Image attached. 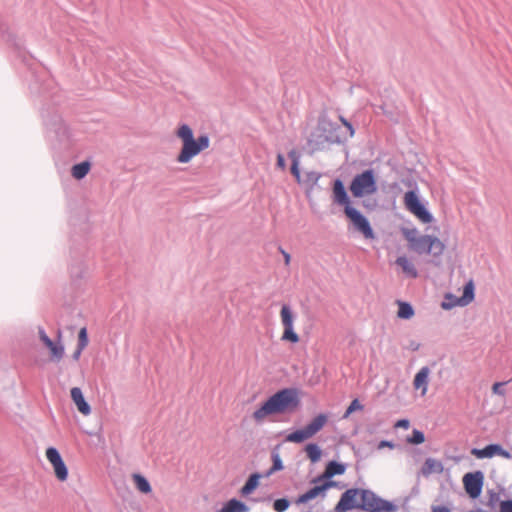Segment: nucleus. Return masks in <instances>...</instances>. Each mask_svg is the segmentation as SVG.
Segmentation results:
<instances>
[{"label": "nucleus", "mask_w": 512, "mask_h": 512, "mask_svg": "<svg viewBox=\"0 0 512 512\" xmlns=\"http://www.w3.org/2000/svg\"><path fill=\"white\" fill-rule=\"evenodd\" d=\"M332 201L343 207V212L354 231L361 234L367 240H374L376 234L369 219L352 205V200L347 193L344 182L336 178L332 183Z\"/></svg>", "instance_id": "f257e3e1"}, {"label": "nucleus", "mask_w": 512, "mask_h": 512, "mask_svg": "<svg viewBox=\"0 0 512 512\" xmlns=\"http://www.w3.org/2000/svg\"><path fill=\"white\" fill-rule=\"evenodd\" d=\"M346 141L347 136L343 128L328 119L319 120L308 140L313 150H324L332 144H344Z\"/></svg>", "instance_id": "f03ea898"}, {"label": "nucleus", "mask_w": 512, "mask_h": 512, "mask_svg": "<svg viewBox=\"0 0 512 512\" xmlns=\"http://www.w3.org/2000/svg\"><path fill=\"white\" fill-rule=\"evenodd\" d=\"M176 136L182 141V149L177 156L179 163H188L210 145V138L207 134H202L195 139L193 130L188 124L180 125L176 131Z\"/></svg>", "instance_id": "7ed1b4c3"}, {"label": "nucleus", "mask_w": 512, "mask_h": 512, "mask_svg": "<svg viewBox=\"0 0 512 512\" xmlns=\"http://www.w3.org/2000/svg\"><path fill=\"white\" fill-rule=\"evenodd\" d=\"M411 189L404 194L405 208L412 213L419 221L424 224L432 223L435 218L427 208V203L423 202L419 196L417 183L413 180L403 181Z\"/></svg>", "instance_id": "20e7f679"}, {"label": "nucleus", "mask_w": 512, "mask_h": 512, "mask_svg": "<svg viewBox=\"0 0 512 512\" xmlns=\"http://www.w3.org/2000/svg\"><path fill=\"white\" fill-rule=\"evenodd\" d=\"M349 191L354 198H364L378 190L377 174L373 168H368L356 174L350 184Z\"/></svg>", "instance_id": "39448f33"}, {"label": "nucleus", "mask_w": 512, "mask_h": 512, "mask_svg": "<svg viewBox=\"0 0 512 512\" xmlns=\"http://www.w3.org/2000/svg\"><path fill=\"white\" fill-rule=\"evenodd\" d=\"M288 409V387L272 395L265 403L256 409L252 417L257 423H262L267 416L280 414Z\"/></svg>", "instance_id": "423d86ee"}, {"label": "nucleus", "mask_w": 512, "mask_h": 512, "mask_svg": "<svg viewBox=\"0 0 512 512\" xmlns=\"http://www.w3.org/2000/svg\"><path fill=\"white\" fill-rule=\"evenodd\" d=\"M357 510L363 512H396L398 506L392 501L381 498L370 489L360 488Z\"/></svg>", "instance_id": "0eeeda50"}, {"label": "nucleus", "mask_w": 512, "mask_h": 512, "mask_svg": "<svg viewBox=\"0 0 512 512\" xmlns=\"http://www.w3.org/2000/svg\"><path fill=\"white\" fill-rule=\"evenodd\" d=\"M290 175H292L297 184L308 195L317 184L320 174L315 171H303L300 167V153L295 149L290 150Z\"/></svg>", "instance_id": "6e6552de"}, {"label": "nucleus", "mask_w": 512, "mask_h": 512, "mask_svg": "<svg viewBox=\"0 0 512 512\" xmlns=\"http://www.w3.org/2000/svg\"><path fill=\"white\" fill-rule=\"evenodd\" d=\"M409 248L419 255L427 254L438 258L443 254L445 245L434 235H420Z\"/></svg>", "instance_id": "1a4fd4ad"}, {"label": "nucleus", "mask_w": 512, "mask_h": 512, "mask_svg": "<svg viewBox=\"0 0 512 512\" xmlns=\"http://www.w3.org/2000/svg\"><path fill=\"white\" fill-rule=\"evenodd\" d=\"M462 482L467 495L471 499H477L482 493L484 474L480 470L468 472L463 476Z\"/></svg>", "instance_id": "9d476101"}, {"label": "nucleus", "mask_w": 512, "mask_h": 512, "mask_svg": "<svg viewBox=\"0 0 512 512\" xmlns=\"http://www.w3.org/2000/svg\"><path fill=\"white\" fill-rule=\"evenodd\" d=\"M47 132L60 142L66 141L70 137V131L58 114H53L44 120Z\"/></svg>", "instance_id": "9b49d317"}, {"label": "nucleus", "mask_w": 512, "mask_h": 512, "mask_svg": "<svg viewBox=\"0 0 512 512\" xmlns=\"http://www.w3.org/2000/svg\"><path fill=\"white\" fill-rule=\"evenodd\" d=\"M360 488H349L344 491L334 507L335 512H348L357 510Z\"/></svg>", "instance_id": "f8f14e48"}, {"label": "nucleus", "mask_w": 512, "mask_h": 512, "mask_svg": "<svg viewBox=\"0 0 512 512\" xmlns=\"http://www.w3.org/2000/svg\"><path fill=\"white\" fill-rule=\"evenodd\" d=\"M471 454L478 459L492 458L494 456H501L506 459L512 457L511 453L498 443H491L483 448H472Z\"/></svg>", "instance_id": "ddd939ff"}, {"label": "nucleus", "mask_w": 512, "mask_h": 512, "mask_svg": "<svg viewBox=\"0 0 512 512\" xmlns=\"http://www.w3.org/2000/svg\"><path fill=\"white\" fill-rule=\"evenodd\" d=\"M475 286L472 280L467 282L464 286L463 295L461 297H457L455 295H449L450 298H453L454 302H442L441 308L444 310H450L456 306H465L468 305L471 301H473L475 296Z\"/></svg>", "instance_id": "4468645a"}, {"label": "nucleus", "mask_w": 512, "mask_h": 512, "mask_svg": "<svg viewBox=\"0 0 512 512\" xmlns=\"http://www.w3.org/2000/svg\"><path fill=\"white\" fill-rule=\"evenodd\" d=\"M347 465L336 460H330L325 466V470L322 474L318 475L313 479V483H319L322 480H329L336 475H343L346 471Z\"/></svg>", "instance_id": "2eb2a0df"}, {"label": "nucleus", "mask_w": 512, "mask_h": 512, "mask_svg": "<svg viewBox=\"0 0 512 512\" xmlns=\"http://www.w3.org/2000/svg\"><path fill=\"white\" fill-rule=\"evenodd\" d=\"M430 369L428 366L422 367L414 376L413 387L415 390H421V395L425 396L428 390Z\"/></svg>", "instance_id": "dca6fc26"}, {"label": "nucleus", "mask_w": 512, "mask_h": 512, "mask_svg": "<svg viewBox=\"0 0 512 512\" xmlns=\"http://www.w3.org/2000/svg\"><path fill=\"white\" fill-rule=\"evenodd\" d=\"M57 336L58 342H54L52 339H50V343H43L50 350L51 360L55 362H59L65 353L64 345L61 342V330H58Z\"/></svg>", "instance_id": "f3484780"}, {"label": "nucleus", "mask_w": 512, "mask_h": 512, "mask_svg": "<svg viewBox=\"0 0 512 512\" xmlns=\"http://www.w3.org/2000/svg\"><path fill=\"white\" fill-rule=\"evenodd\" d=\"M70 394L79 412L85 416L89 415L91 413V407L85 400L82 390L79 387H73Z\"/></svg>", "instance_id": "a211bd4d"}, {"label": "nucleus", "mask_w": 512, "mask_h": 512, "mask_svg": "<svg viewBox=\"0 0 512 512\" xmlns=\"http://www.w3.org/2000/svg\"><path fill=\"white\" fill-rule=\"evenodd\" d=\"M314 485L313 487L309 488L306 492L299 495L298 498L295 499L294 503L297 505L306 504L309 501L314 500L318 496H325L324 490L322 488L321 484Z\"/></svg>", "instance_id": "6ab92c4d"}, {"label": "nucleus", "mask_w": 512, "mask_h": 512, "mask_svg": "<svg viewBox=\"0 0 512 512\" xmlns=\"http://www.w3.org/2000/svg\"><path fill=\"white\" fill-rule=\"evenodd\" d=\"M261 478H267L263 473H252L240 490L242 496H248L258 487Z\"/></svg>", "instance_id": "aec40b11"}, {"label": "nucleus", "mask_w": 512, "mask_h": 512, "mask_svg": "<svg viewBox=\"0 0 512 512\" xmlns=\"http://www.w3.org/2000/svg\"><path fill=\"white\" fill-rule=\"evenodd\" d=\"M443 469L444 467L441 461L429 457L424 461L420 473L427 477L432 473L440 474L443 472Z\"/></svg>", "instance_id": "412c9836"}, {"label": "nucleus", "mask_w": 512, "mask_h": 512, "mask_svg": "<svg viewBox=\"0 0 512 512\" xmlns=\"http://www.w3.org/2000/svg\"><path fill=\"white\" fill-rule=\"evenodd\" d=\"M396 264L402 269L403 273L407 277L415 279L419 276L415 265L406 256H399L396 259Z\"/></svg>", "instance_id": "4be33fe9"}, {"label": "nucleus", "mask_w": 512, "mask_h": 512, "mask_svg": "<svg viewBox=\"0 0 512 512\" xmlns=\"http://www.w3.org/2000/svg\"><path fill=\"white\" fill-rule=\"evenodd\" d=\"M279 449H280V445H277L271 451V460H272L273 464L268 470H266L264 472V475L266 477H270L275 472L280 471L284 468Z\"/></svg>", "instance_id": "5701e85b"}, {"label": "nucleus", "mask_w": 512, "mask_h": 512, "mask_svg": "<svg viewBox=\"0 0 512 512\" xmlns=\"http://www.w3.org/2000/svg\"><path fill=\"white\" fill-rule=\"evenodd\" d=\"M327 422L328 415L325 413H319L308 424H306V426L311 432V434L314 436L326 425Z\"/></svg>", "instance_id": "b1692460"}, {"label": "nucleus", "mask_w": 512, "mask_h": 512, "mask_svg": "<svg viewBox=\"0 0 512 512\" xmlns=\"http://www.w3.org/2000/svg\"><path fill=\"white\" fill-rule=\"evenodd\" d=\"M249 507L242 501L233 498L227 501L219 512H248Z\"/></svg>", "instance_id": "393cba45"}, {"label": "nucleus", "mask_w": 512, "mask_h": 512, "mask_svg": "<svg viewBox=\"0 0 512 512\" xmlns=\"http://www.w3.org/2000/svg\"><path fill=\"white\" fill-rule=\"evenodd\" d=\"M304 451L311 463L315 464L320 461L322 457V449L317 443L310 442L304 447Z\"/></svg>", "instance_id": "a878e982"}, {"label": "nucleus", "mask_w": 512, "mask_h": 512, "mask_svg": "<svg viewBox=\"0 0 512 512\" xmlns=\"http://www.w3.org/2000/svg\"><path fill=\"white\" fill-rule=\"evenodd\" d=\"M397 304H398V311H397L398 318L404 319V320H409L414 316L415 310H414L412 304H410L409 302H406V301H401V300H398Z\"/></svg>", "instance_id": "bb28decb"}, {"label": "nucleus", "mask_w": 512, "mask_h": 512, "mask_svg": "<svg viewBox=\"0 0 512 512\" xmlns=\"http://www.w3.org/2000/svg\"><path fill=\"white\" fill-rule=\"evenodd\" d=\"M312 437L313 435L311 434L306 425L302 428L290 432V442L293 443H303Z\"/></svg>", "instance_id": "cd10ccee"}, {"label": "nucleus", "mask_w": 512, "mask_h": 512, "mask_svg": "<svg viewBox=\"0 0 512 512\" xmlns=\"http://www.w3.org/2000/svg\"><path fill=\"white\" fill-rule=\"evenodd\" d=\"M90 168H91L90 162L83 161L78 164H75L72 167L71 174L75 179L81 180L88 174V172L90 171Z\"/></svg>", "instance_id": "c85d7f7f"}, {"label": "nucleus", "mask_w": 512, "mask_h": 512, "mask_svg": "<svg viewBox=\"0 0 512 512\" xmlns=\"http://www.w3.org/2000/svg\"><path fill=\"white\" fill-rule=\"evenodd\" d=\"M133 480L136 488L142 493H150L152 488L149 481L141 474H134Z\"/></svg>", "instance_id": "c756f323"}, {"label": "nucleus", "mask_w": 512, "mask_h": 512, "mask_svg": "<svg viewBox=\"0 0 512 512\" xmlns=\"http://www.w3.org/2000/svg\"><path fill=\"white\" fill-rule=\"evenodd\" d=\"M281 318L283 324V333L281 336V340L288 341V304H283L281 308Z\"/></svg>", "instance_id": "7c9ffc66"}, {"label": "nucleus", "mask_w": 512, "mask_h": 512, "mask_svg": "<svg viewBox=\"0 0 512 512\" xmlns=\"http://www.w3.org/2000/svg\"><path fill=\"white\" fill-rule=\"evenodd\" d=\"M301 391L298 388L290 387V414L300 405Z\"/></svg>", "instance_id": "2f4dec72"}, {"label": "nucleus", "mask_w": 512, "mask_h": 512, "mask_svg": "<svg viewBox=\"0 0 512 512\" xmlns=\"http://www.w3.org/2000/svg\"><path fill=\"white\" fill-rule=\"evenodd\" d=\"M407 443L413 445H420L425 441V434L423 431L414 428L410 436L406 439Z\"/></svg>", "instance_id": "473e14b6"}, {"label": "nucleus", "mask_w": 512, "mask_h": 512, "mask_svg": "<svg viewBox=\"0 0 512 512\" xmlns=\"http://www.w3.org/2000/svg\"><path fill=\"white\" fill-rule=\"evenodd\" d=\"M364 409V405L361 404V402L359 401V399L355 398L353 399L350 404L348 405V407L346 408L342 418L343 419H346L348 418L352 413L356 412V411H362Z\"/></svg>", "instance_id": "72a5a7b5"}, {"label": "nucleus", "mask_w": 512, "mask_h": 512, "mask_svg": "<svg viewBox=\"0 0 512 512\" xmlns=\"http://www.w3.org/2000/svg\"><path fill=\"white\" fill-rule=\"evenodd\" d=\"M53 468H54V472H55L56 477L60 481H65L67 479V477H68V469H67L64 461H61V462H59L57 464H54Z\"/></svg>", "instance_id": "f704fd0d"}, {"label": "nucleus", "mask_w": 512, "mask_h": 512, "mask_svg": "<svg viewBox=\"0 0 512 512\" xmlns=\"http://www.w3.org/2000/svg\"><path fill=\"white\" fill-rule=\"evenodd\" d=\"M46 457H47L48 461L52 464V466L54 464H57V463L63 461L59 451L54 447H49L46 450Z\"/></svg>", "instance_id": "c9c22d12"}, {"label": "nucleus", "mask_w": 512, "mask_h": 512, "mask_svg": "<svg viewBox=\"0 0 512 512\" xmlns=\"http://www.w3.org/2000/svg\"><path fill=\"white\" fill-rule=\"evenodd\" d=\"M402 234L407 240L409 246L419 237L418 230L416 228H402Z\"/></svg>", "instance_id": "e433bc0d"}, {"label": "nucleus", "mask_w": 512, "mask_h": 512, "mask_svg": "<svg viewBox=\"0 0 512 512\" xmlns=\"http://www.w3.org/2000/svg\"><path fill=\"white\" fill-rule=\"evenodd\" d=\"M89 343L87 329L85 327L81 328L78 334V343L77 346L80 349H85Z\"/></svg>", "instance_id": "4c0bfd02"}, {"label": "nucleus", "mask_w": 512, "mask_h": 512, "mask_svg": "<svg viewBox=\"0 0 512 512\" xmlns=\"http://www.w3.org/2000/svg\"><path fill=\"white\" fill-rule=\"evenodd\" d=\"M322 488L324 490V493L326 494L327 490L330 488H343L344 484L338 481L332 480V478H329V480H322Z\"/></svg>", "instance_id": "58836bf2"}, {"label": "nucleus", "mask_w": 512, "mask_h": 512, "mask_svg": "<svg viewBox=\"0 0 512 512\" xmlns=\"http://www.w3.org/2000/svg\"><path fill=\"white\" fill-rule=\"evenodd\" d=\"M276 512H284L288 509V498L277 499L273 503Z\"/></svg>", "instance_id": "ea45409f"}, {"label": "nucleus", "mask_w": 512, "mask_h": 512, "mask_svg": "<svg viewBox=\"0 0 512 512\" xmlns=\"http://www.w3.org/2000/svg\"><path fill=\"white\" fill-rule=\"evenodd\" d=\"M293 318H294L293 312L290 310V343L295 344V343L299 342V335L293 329V325H292Z\"/></svg>", "instance_id": "a19ab883"}, {"label": "nucleus", "mask_w": 512, "mask_h": 512, "mask_svg": "<svg viewBox=\"0 0 512 512\" xmlns=\"http://www.w3.org/2000/svg\"><path fill=\"white\" fill-rule=\"evenodd\" d=\"M506 382H495L492 385V392L496 395H504L505 394V386Z\"/></svg>", "instance_id": "79ce46f5"}, {"label": "nucleus", "mask_w": 512, "mask_h": 512, "mask_svg": "<svg viewBox=\"0 0 512 512\" xmlns=\"http://www.w3.org/2000/svg\"><path fill=\"white\" fill-rule=\"evenodd\" d=\"M500 512H512V499L500 501Z\"/></svg>", "instance_id": "37998d69"}, {"label": "nucleus", "mask_w": 512, "mask_h": 512, "mask_svg": "<svg viewBox=\"0 0 512 512\" xmlns=\"http://www.w3.org/2000/svg\"><path fill=\"white\" fill-rule=\"evenodd\" d=\"M489 501L488 504L490 506H494L496 502L500 501L499 493L495 492L494 490L488 491Z\"/></svg>", "instance_id": "c03bdc74"}, {"label": "nucleus", "mask_w": 512, "mask_h": 512, "mask_svg": "<svg viewBox=\"0 0 512 512\" xmlns=\"http://www.w3.org/2000/svg\"><path fill=\"white\" fill-rule=\"evenodd\" d=\"M395 446L396 444L391 440H381L377 445V449L381 450L386 447L389 449H394Z\"/></svg>", "instance_id": "a18cd8bd"}, {"label": "nucleus", "mask_w": 512, "mask_h": 512, "mask_svg": "<svg viewBox=\"0 0 512 512\" xmlns=\"http://www.w3.org/2000/svg\"><path fill=\"white\" fill-rule=\"evenodd\" d=\"M394 427L407 430L410 427V421L407 418L399 419L395 423Z\"/></svg>", "instance_id": "49530a36"}, {"label": "nucleus", "mask_w": 512, "mask_h": 512, "mask_svg": "<svg viewBox=\"0 0 512 512\" xmlns=\"http://www.w3.org/2000/svg\"><path fill=\"white\" fill-rule=\"evenodd\" d=\"M362 206L369 211H373L377 206V202L376 200H363Z\"/></svg>", "instance_id": "de8ad7c7"}, {"label": "nucleus", "mask_w": 512, "mask_h": 512, "mask_svg": "<svg viewBox=\"0 0 512 512\" xmlns=\"http://www.w3.org/2000/svg\"><path fill=\"white\" fill-rule=\"evenodd\" d=\"M431 512H452V510L446 505H432Z\"/></svg>", "instance_id": "09e8293b"}, {"label": "nucleus", "mask_w": 512, "mask_h": 512, "mask_svg": "<svg viewBox=\"0 0 512 512\" xmlns=\"http://www.w3.org/2000/svg\"><path fill=\"white\" fill-rule=\"evenodd\" d=\"M38 334H39V338L42 341V343H48V342L50 343L51 338L46 334L43 327H38Z\"/></svg>", "instance_id": "8fccbe9b"}, {"label": "nucleus", "mask_w": 512, "mask_h": 512, "mask_svg": "<svg viewBox=\"0 0 512 512\" xmlns=\"http://www.w3.org/2000/svg\"><path fill=\"white\" fill-rule=\"evenodd\" d=\"M346 131L343 130V132L346 134L347 139L351 138L355 134V129L351 123H346Z\"/></svg>", "instance_id": "3c124183"}, {"label": "nucleus", "mask_w": 512, "mask_h": 512, "mask_svg": "<svg viewBox=\"0 0 512 512\" xmlns=\"http://www.w3.org/2000/svg\"><path fill=\"white\" fill-rule=\"evenodd\" d=\"M277 165L282 169L285 167V158L281 153L277 155Z\"/></svg>", "instance_id": "603ef678"}, {"label": "nucleus", "mask_w": 512, "mask_h": 512, "mask_svg": "<svg viewBox=\"0 0 512 512\" xmlns=\"http://www.w3.org/2000/svg\"><path fill=\"white\" fill-rule=\"evenodd\" d=\"M83 350H84V349H80V347H79V346H77L76 350H75V351L73 352V354H72V358H73V360L78 361V360H79V358H80V356H81V354H82V351H83Z\"/></svg>", "instance_id": "864d4df0"}, {"label": "nucleus", "mask_w": 512, "mask_h": 512, "mask_svg": "<svg viewBox=\"0 0 512 512\" xmlns=\"http://www.w3.org/2000/svg\"><path fill=\"white\" fill-rule=\"evenodd\" d=\"M279 249H280V251H281V253L283 255L285 264H288V259H289L288 252L285 251L284 249H282L281 247Z\"/></svg>", "instance_id": "5fc2aeb1"}, {"label": "nucleus", "mask_w": 512, "mask_h": 512, "mask_svg": "<svg viewBox=\"0 0 512 512\" xmlns=\"http://www.w3.org/2000/svg\"><path fill=\"white\" fill-rule=\"evenodd\" d=\"M419 347H420V344H419V343H416V342H414V341H412V342L410 343V349H411L412 351H417V350L419 349Z\"/></svg>", "instance_id": "6e6d98bb"}, {"label": "nucleus", "mask_w": 512, "mask_h": 512, "mask_svg": "<svg viewBox=\"0 0 512 512\" xmlns=\"http://www.w3.org/2000/svg\"><path fill=\"white\" fill-rule=\"evenodd\" d=\"M449 295H453L452 293H447L445 295V300L443 302H454L455 300L453 298H450Z\"/></svg>", "instance_id": "4d7b16f0"}, {"label": "nucleus", "mask_w": 512, "mask_h": 512, "mask_svg": "<svg viewBox=\"0 0 512 512\" xmlns=\"http://www.w3.org/2000/svg\"><path fill=\"white\" fill-rule=\"evenodd\" d=\"M341 121L342 123L344 124V126L346 127V123H350L349 121H347L345 118L341 117Z\"/></svg>", "instance_id": "13d9d810"}]
</instances>
